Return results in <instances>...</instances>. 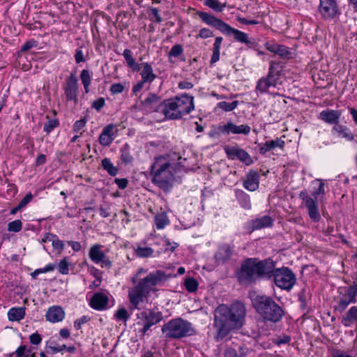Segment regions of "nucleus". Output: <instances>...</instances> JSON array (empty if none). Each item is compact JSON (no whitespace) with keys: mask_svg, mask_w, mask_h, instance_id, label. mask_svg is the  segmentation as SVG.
Segmentation results:
<instances>
[{"mask_svg":"<svg viewBox=\"0 0 357 357\" xmlns=\"http://www.w3.org/2000/svg\"><path fill=\"white\" fill-rule=\"evenodd\" d=\"M245 315L246 307L240 301L233 303L229 307L225 304L217 307L214 312L213 322L215 340L220 341L232 330L241 328L244 324Z\"/></svg>","mask_w":357,"mask_h":357,"instance_id":"nucleus-1","label":"nucleus"},{"mask_svg":"<svg viewBox=\"0 0 357 357\" xmlns=\"http://www.w3.org/2000/svg\"><path fill=\"white\" fill-rule=\"evenodd\" d=\"M275 266V262L270 258L263 260L248 258L242 262L240 269L236 272V278L243 285H252L260 280L272 278Z\"/></svg>","mask_w":357,"mask_h":357,"instance_id":"nucleus-2","label":"nucleus"},{"mask_svg":"<svg viewBox=\"0 0 357 357\" xmlns=\"http://www.w3.org/2000/svg\"><path fill=\"white\" fill-rule=\"evenodd\" d=\"M170 276L162 270H157L141 279L136 286L129 290L128 298L131 303L130 309H139V305L144 300L148 299L151 287L166 282Z\"/></svg>","mask_w":357,"mask_h":357,"instance_id":"nucleus-3","label":"nucleus"},{"mask_svg":"<svg viewBox=\"0 0 357 357\" xmlns=\"http://www.w3.org/2000/svg\"><path fill=\"white\" fill-rule=\"evenodd\" d=\"M250 298L252 307L265 321L277 323L282 319L284 312L272 297L250 292Z\"/></svg>","mask_w":357,"mask_h":357,"instance_id":"nucleus-4","label":"nucleus"},{"mask_svg":"<svg viewBox=\"0 0 357 357\" xmlns=\"http://www.w3.org/2000/svg\"><path fill=\"white\" fill-rule=\"evenodd\" d=\"M194 109L193 98L188 95L167 100V105H161L158 110L162 111L166 119H177L189 114Z\"/></svg>","mask_w":357,"mask_h":357,"instance_id":"nucleus-5","label":"nucleus"},{"mask_svg":"<svg viewBox=\"0 0 357 357\" xmlns=\"http://www.w3.org/2000/svg\"><path fill=\"white\" fill-rule=\"evenodd\" d=\"M176 169L172 164L163 162L161 158L157 160L151 166L152 182L165 191L172 187L174 176L172 169Z\"/></svg>","mask_w":357,"mask_h":357,"instance_id":"nucleus-6","label":"nucleus"},{"mask_svg":"<svg viewBox=\"0 0 357 357\" xmlns=\"http://www.w3.org/2000/svg\"><path fill=\"white\" fill-rule=\"evenodd\" d=\"M161 331L166 337L172 339H180L191 335L194 331L191 324L181 318L172 319L164 324Z\"/></svg>","mask_w":357,"mask_h":357,"instance_id":"nucleus-7","label":"nucleus"},{"mask_svg":"<svg viewBox=\"0 0 357 357\" xmlns=\"http://www.w3.org/2000/svg\"><path fill=\"white\" fill-rule=\"evenodd\" d=\"M272 274L275 285L282 289L289 291L296 283V275L288 268H275V267Z\"/></svg>","mask_w":357,"mask_h":357,"instance_id":"nucleus-8","label":"nucleus"},{"mask_svg":"<svg viewBox=\"0 0 357 357\" xmlns=\"http://www.w3.org/2000/svg\"><path fill=\"white\" fill-rule=\"evenodd\" d=\"M281 66L278 63L271 61L269 72L266 78L260 79L257 85V89L264 92L270 86H275L281 75Z\"/></svg>","mask_w":357,"mask_h":357,"instance_id":"nucleus-9","label":"nucleus"},{"mask_svg":"<svg viewBox=\"0 0 357 357\" xmlns=\"http://www.w3.org/2000/svg\"><path fill=\"white\" fill-rule=\"evenodd\" d=\"M224 150L229 159H238L246 165H250L252 163L251 156L245 150L236 146H225Z\"/></svg>","mask_w":357,"mask_h":357,"instance_id":"nucleus-10","label":"nucleus"},{"mask_svg":"<svg viewBox=\"0 0 357 357\" xmlns=\"http://www.w3.org/2000/svg\"><path fill=\"white\" fill-rule=\"evenodd\" d=\"M202 21L216 28L217 29L220 30L222 33L229 36H231V33L234 29L230 25L224 22L221 20L218 19L215 17L204 12H202Z\"/></svg>","mask_w":357,"mask_h":357,"instance_id":"nucleus-11","label":"nucleus"},{"mask_svg":"<svg viewBox=\"0 0 357 357\" xmlns=\"http://www.w3.org/2000/svg\"><path fill=\"white\" fill-rule=\"evenodd\" d=\"M137 325H144V324L152 323L155 325L159 323L163 318L162 312H156L153 310H148L141 312L137 314Z\"/></svg>","mask_w":357,"mask_h":357,"instance_id":"nucleus-12","label":"nucleus"},{"mask_svg":"<svg viewBox=\"0 0 357 357\" xmlns=\"http://www.w3.org/2000/svg\"><path fill=\"white\" fill-rule=\"evenodd\" d=\"M65 95L68 100L77 102L78 83L76 75L71 73L66 79L64 86Z\"/></svg>","mask_w":357,"mask_h":357,"instance_id":"nucleus-13","label":"nucleus"},{"mask_svg":"<svg viewBox=\"0 0 357 357\" xmlns=\"http://www.w3.org/2000/svg\"><path fill=\"white\" fill-rule=\"evenodd\" d=\"M319 10L324 18H333L338 8L335 0H320Z\"/></svg>","mask_w":357,"mask_h":357,"instance_id":"nucleus-14","label":"nucleus"},{"mask_svg":"<svg viewBox=\"0 0 357 357\" xmlns=\"http://www.w3.org/2000/svg\"><path fill=\"white\" fill-rule=\"evenodd\" d=\"M141 103L147 112L162 113V111H159L158 109L161 105H167V100L161 102V99L159 96L150 93L144 100L142 101Z\"/></svg>","mask_w":357,"mask_h":357,"instance_id":"nucleus-15","label":"nucleus"},{"mask_svg":"<svg viewBox=\"0 0 357 357\" xmlns=\"http://www.w3.org/2000/svg\"><path fill=\"white\" fill-rule=\"evenodd\" d=\"M218 130L223 134L229 135V133H232L248 135L250 132V127L248 125L237 126L231 121H229L227 124L219 126Z\"/></svg>","mask_w":357,"mask_h":357,"instance_id":"nucleus-16","label":"nucleus"},{"mask_svg":"<svg viewBox=\"0 0 357 357\" xmlns=\"http://www.w3.org/2000/svg\"><path fill=\"white\" fill-rule=\"evenodd\" d=\"M265 47L268 51L279 55L282 59H289L293 57V52L289 47L284 45H279L274 42H266Z\"/></svg>","mask_w":357,"mask_h":357,"instance_id":"nucleus-17","label":"nucleus"},{"mask_svg":"<svg viewBox=\"0 0 357 357\" xmlns=\"http://www.w3.org/2000/svg\"><path fill=\"white\" fill-rule=\"evenodd\" d=\"M231 36H233L236 41L245 44L248 48L257 50L258 43L253 38H249L245 33L234 28Z\"/></svg>","mask_w":357,"mask_h":357,"instance_id":"nucleus-18","label":"nucleus"},{"mask_svg":"<svg viewBox=\"0 0 357 357\" xmlns=\"http://www.w3.org/2000/svg\"><path fill=\"white\" fill-rule=\"evenodd\" d=\"M233 254V248L229 244L221 245L215 255V261L218 264L228 261Z\"/></svg>","mask_w":357,"mask_h":357,"instance_id":"nucleus-19","label":"nucleus"},{"mask_svg":"<svg viewBox=\"0 0 357 357\" xmlns=\"http://www.w3.org/2000/svg\"><path fill=\"white\" fill-rule=\"evenodd\" d=\"M108 297L102 292H98L93 294L90 301V305L96 310H102L108 304Z\"/></svg>","mask_w":357,"mask_h":357,"instance_id":"nucleus-20","label":"nucleus"},{"mask_svg":"<svg viewBox=\"0 0 357 357\" xmlns=\"http://www.w3.org/2000/svg\"><path fill=\"white\" fill-rule=\"evenodd\" d=\"M342 112L338 110L326 109L319 114V119L330 124H337Z\"/></svg>","mask_w":357,"mask_h":357,"instance_id":"nucleus-21","label":"nucleus"},{"mask_svg":"<svg viewBox=\"0 0 357 357\" xmlns=\"http://www.w3.org/2000/svg\"><path fill=\"white\" fill-rule=\"evenodd\" d=\"M259 173L255 171H251L247 174L246 178L243 182V186L250 191H255L259 188Z\"/></svg>","mask_w":357,"mask_h":357,"instance_id":"nucleus-22","label":"nucleus"},{"mask_svg":"<svg viewBox=\"0 0 357 357\" xmlns=\"http://www.w3.org/2000/svg\"><path fill=\"white\" fill-rule=\"evenodd\" d=\"M65 312L59 306H53L48 309L46 313V319L52 323L59 322L63 320Z\"/></svg>","mask_w":357,"mask_h":357,"instance_id":"nucleus-23","label":"nucleus"},{"mask_svg":"<svg viewBox=\"0 0 357 357\" xmlns=\"http://www.w3.org/2000/svg\"><path fill=\"white\" fill-rule=\"evenodd\" d=\"M309 217L314 222H317L320 220L321 216L318 210V204L315 199H308L305 203Z\"/></svg>","mask_w":357,"mask_h":357,"instance_id":"nucleus-24","label":"nucleus"},{"mask_svg":"<svg viewBox=\"0 0 357 357\" xmlns=\"http://www.w3.org/2000/svg\"><path fill=\"white\" fill-rule=\"evenodd\" d=\"M273 224V220L268 215H264L260 218L254 220L252 222V227L253 229H260L264 227L271 226Z\"/></svg>","mask_w":357,"mask_h":357,"instance_id":"nucleus-25","label":"nucleus"},{"mask_svg":"<svg viewBox=\"0 0 357 357\" xmlns=\"http://www.w3.org/2000/svg\"><path fill=\"white\" fill-rule=\"evenodd\" d=\"M142 66L143 67L141 73L142 80L146 82H153L156 77V75L153 73V69L151 65L148 63H142Z\"/></svg>","mask_w":357,"mask_h":357,"instance_id":"nucleus-26","label":"nucleus"},{"mask_svg":"<svg viewBox=\"0 0 357 357\" xmlns=\"http://www.w3.org/2000/svg\"><path fill=\"white\" fill-rule=\"evenodd\" d=\"M89 257L93 261L100 263V261L104 260L105 255L100 250V245H95L90 249Z\"/></svg>","mask_w":357,"mask_h":357,"instance_id":"nucleus-27","label":"nucleus"},{"mask_svg":"<svg viewBox=\"0 0 357 357\" xmlns=\"http://www.w3.org/2000/svg\"><path fill=\"white\" fill-rule=\"evenodd\" d=\"M43 241H51L54 248L58 250L59 252L62 251L64 248L63 241H60L56 235L50 233L45 234Z\"/></svg>","mask_w":357,"mask_h":357,"instance_id":"nucleus-28","label":"nucleus"},{"mask_svg":"<svg viewBox=\"0 0 357 357\" xmlns=\"http://www.w3.org/2000/svg\"><path fill=\"white\" fill-rule=\"evenodd\" d=\"M238 105V101L234 100L231 102H227L226 101L219 102L215 107L214 108L215 112H218L219 109L229 112L233 111Z\"/></svg>","mask_w":357,"mask_h":357,"instance_id":"nucleus-29","label":"nucleus"},{"mask_svg":"<svg viewBox=\"0 0 357 357\" xmlns=\"http://www.w3.org/2000/svg\"><path fill=\"white\" fill-rule=\"evenodd\" d=\"M123 55L127 62L128 66L132 69L134 71H139L140 70V66L135 62V59L132 57V52L126 49L123 51Z\"/></svg>","mask_w":357,"mask_h":357,"instance_id":"nucleus-30","label":"nucleus"},{"mask_svg":"<svg viewBox=\"0 0 357 357\" xmlns=\"http://www.w3.org/2000/svg\"><path fill=\"white\" fill-rule=\"evenodd\" d=\"M24 307L11 308L8 313V319L10 321H20L24 318Z\"/></svg>","mask_w":357,"mask_h":357,"instance_id":"nucleus-31","label":"nucleus"},{"mask_svg":"<svg viewBox=\"0 0 357 357\" xmlns=\"http://www.w3.org/2000/svg\"><path fill=\"white\" fill-rule=\"evenodd\" d=\"M222 41V37H217L213 47V54L211 59V63L213 64L220 59V49Z\"/></svg>","mask_w":357,"mask_h":357,"instance_id":"nucleus-32","label":"nucleus"},{"mask_svg":"<svg viewBox=\"0 0 357 357\" xmlns=\"http://www.w3.org/2000/svg\"><path fill=\"white\" fill-rule=\"evenodd\" d=\"M102 168L111 176H116L118 173V168L114 167L109 158H104L101 162Z\"/></svg>","mask_w":357,"mask_h":357,"instance_id":"nucleus-33","label":"nucleus"},{"mask_svg":"<svg viewBox=\"0 0 357 357\" xmlns=\"http://www.w3.org/2000/svg\"><path fill=\"white\" fill-rule=\"evenodd\" d=\"M337 133L342 135L343 137L347 138L348 140L354 139V135L348 131L347 127L342 125L335 124V126L333 128Z\"/></svg>","mask_w":357,"mask_h":357,"instance_id":"nucleus-34","label":"nucleus"},{"mask_svg":"<svg viewBox=\"0 0 357 357\" xmlns=\"http://www.w3.org/2000/svg\"><path fill=\"white\" fill-rule=\"evenodd\" d=\"M135 252L139 257L146 258L152 256L153 250L149 247H138L135 249Z\"/></svg>","mask_w":357,"mask_h":357,"instance_id":"nucleus-35","label":"nucleus"},{"mask_svg":"<svg viewBox=\"0 0 357 357\" xmlns=\"http://www.w3.org/2000/svg\"><path fill=\"white\" fill-rule=\"evenodd\" d=\"M310 298V291L305 289H303L298 294V301L301 303V308L302 310L306 309L307 307V301Z\"/></svg>","mask_w":357,"mask_h":357,"instance_id":"nucleus-36","label":"nucleus"},{"mask_svg":"<svg viewBox=\"0 0 357 357\" xmlns=\"http://www.w3.org/2000/svg\"><path fill=\"white\" fill-rule=\"evenodd\" d=\"M155 222L157 228L160 229L169 223V220L166 215L160 213L155 216Z\"/></svg>","mask_w":357,"mask_h":357,"instance_id":"nucleus-37","label":"nucleus"},{"mask_svg":"<svg viewBox=\"0 0 357 357\" xmlns=\"http://www.w3.org/2000/svg\"><path fill=\"white\" fill-rule=\"evenodd\" d=\"M184 285L189 292H195L198 288L199 282L194 278H188L185 279Z\"/></svg>","mask_w":357,"mask_h":357,"instance_id":"nucleus-38","label":"nucleus"},{"mask_svg":"<svg viewBox=\"0 0 357 357\" xmlns=\"http://www.w3.org/2000/svg\"><path fill=\"white\" fill-rule=\"evenodd\" d=\"M204 3L206 6L217 12H221L225 6V4H221L218 0H206Z\"/></svg>","mask_w":357,"mask_h":357,"instance_id":"nucleus-39","label":"nucleus"},{"mask_svg":"<svg viewBox=\"0 0 357 357\" xmlns=\"http://www.w3.org/2000/svg\"><path fill=\"white\" fill-rule=\"evenodd\" d=\"M80 77L82 79V82L84 85L85 92H89V86L91 83V76L89 75V73L87 70H83L81 73Z\"/></svg>","mask_w":357,"mask_h":357,"instance_id":"nucleus-40","label":"nucleus"},{"mask_svg":"<svg viewBox=\"0 0 357 357\" xmlns=\"http://www.w3.org/2000/svg\"><path fill=\"white\" fill-rule=\"evenodd\" d=\"M347 296H348L350 301H351L352 303L356 302L357 282H354V285L349 287L348 291H347Z\"/></svg>","mask_w":357,"mask_h":357,"instance_id":"nucleus-41","label":"nucleus"},{"mask_svg":"<svg viewBox=\"0 0 357 357\" xmlns=\"http://www.w3.org/2000/svg\"><path fill=\"white\" fill-rule=\"evenodd\" d=\"M22 223L20 220L10 222L8 225V230L9 231L19 232L22 229Z\"/></svg>","mask_w":357,"mask_h":357,"instance_id":"nucleus-42","label":"nucleus"},{"mask_svg":"<svg viewBox=\"0 0 357 357\" xmlns=\"http://www.w3.org/2000/svg\"><path fill=\"white\" fill-rule=\"evenodd\" d=\"M47 118L49 119V116H47ZM58 125L59 122L57 119H48V121L45 123L43 130L47 133H49Z\"/></svg>","mask_w":357,"mask_h":357,"instance_id":"nucleus-43","label":"nucleus"},{"mask_svg":"<svg viewBox=\"0 0 357 357\" xmlns=\"http://www.w3.org/2000/svg\"><path fill=\"white\" fill-rule=\"evenodd\" d=\"M183 52V47L181 45H174L169 52V56H178Z\"/></svg>","mask_w":357,"mask_h":357,"instance_id":"nucleus-44","label":"nucleus"},{"mask_svg":"<svg viewBox=\"0 0 357 357\" xmlns=\"http://www.w3.org/2000/svg\"><path fill=\"white\" fill-rule=\"evenodd\" d=\"M113 141V138L111 136L105 135L101 133L99 137V142L102 146H109Z\"/></svg>","mask_w":357,"mask_h":357,"instance_id":"nucleus-45","label":"nucleus"},{"mask_svg":"<svg viewBox=\"0 0 357 357\" xmlns=\"http://www.w3.org/2000/svg\"><path fill=\"white\" fill-rule=\"evenodd\" d=\"M121 160L125 163L128 164L132 162V157L130 154L129 151L126 149H123L121 150Z\"/></svg>","mask_w":357,"mask_h":357,"instance_id":"nucleus-46","label":"nucleus"},{"mask_svg":"<svg viewBox=\"0 0 357 357\" xmlns=\"http://www.w3.org/2000/svg\"><path fill=\"white\" fill-rule=\"evenodd\" d=\"M271 150L277 147L282 149L284 146V142L280 138H276L275 139L268 141Z\"/></svg>","mask_w":357,"mask_h":357,"instance_id":"nucleus-47","label":"nucleus"},{"mask_svg":"<svg viewBox=\"0 0 357 357\" xmlns=\"http://www.w3.org/2000/svg\"><path fill=\"white\" fill-rule=\"evenodd\" d=\"M59 271L62 274H68V263L66 260V259L61 260L58 265Z\"/></svg>","mask_w":357,"mask_h":357,"instance_id":"nucleus-48","label":"nucleus"},{"mask_svg":"<svg viewBox=\"0 0 357 357\" xmlns=\"http://www.w3.org/2000/svg\"><path fill=\"white\" fill-rule=\"evenodd\" d=\"M116 319L126 321L128 318V312L125 308H120L115 314Z\"/></svg>","mask_w":357,"mask_h":357,"instance_id":"nucleus-49","label":"nucleus"},{"mask_svg":"<svg viewBox=\"0 0 357 357\" xmlns=\"http://www.w3.org/2000/svg\"><path fill=\"white\" fill-rule=\"evenodd\" d=\"M105 100L104 98H99L93 102L92 107L100 111L105 105Z\"/></svg>","mask_w":357,"mask_h":357,"instance_id":"nucleus-50","label":"nucleus"},{"mask_svg":"<svg viewBox=\"0 0 357 357\" xmlns=\"http://www.w3.org/2000/svg\"><path fill=\"white\" fill-rule=\"evenodd\" d=\"M258 146L259 148V153L261 154H265L266 153L271 150L268 141H266L264 143L259 144Z\"/></svg>","mask_w":357,"mask_h":357,"instance_id":"nucleus-51","label":"nucleus"},{"mask_svg":"<svg viewBox=\"0 0 357 357\" xmlns=\"http://www.w3.org/2000/svg\"><path fill=\"white\" fill-rule=\"evenodd\" d=\"M324 183L323 181H319V187L317 190H315L313 193L312 196L314 197V199H317V197L319 195H324Z\"/></svg>","mask_w":357,"mask_h":357,"instance_id":"nucleus-52","label":"nucleus"},{"mask_svg":"<svg viewBox=\"0 0 357 357\" xmlns=\"http://www.w3.org/2000/svg\"><path fill=\"white\" fill-rule=\"evenodd\" d=\"M124 86L120 84H114L111 86L110 91L112 93H120L123 92Z\"/></svg>","mask_w":357,"mask_h":357,"instance_id":"nucleus-53","label":"nucleus"},{"mask_svg":"<svg viewBox=\"0 0 357 357\" xmlns=\"http://www.w3.org/2000/svg\"><path fill=\"white\" fill-rule=\"evenodd\" d=\"M150 14L152 15L155 17V21L158 23H160L162 22V17L159 15V10L156 8H149Z\"/></svg>","mask_w":357,"mask_h":357,"instance_id":"nucleus-54","label":"nucleus"},{"mask_svg":"<svg viewBox=\"0 0 357 357\" xmlns=\"http://www.w3.org/2000/svg\"><path fill=\"white\" fill-rule=\"evenodd\" d=\"M33 195L31 192L26 195V196L20 201L19 205L23 208L25 207L32 199Z\"/></svg>","mask_w":357,"mask_h":357,"instance_id":"nucleus-55","label":"nucleus"},{"mask_svg":"<svg viewBox=\"0 0 357 357\" xmlns=\"http://www.w3.org/2000/svg\"><path fill=\"white\" fill-rule=\"evenodd\" d=\"M348 319H357V307H351L347 314Z\"/></svg>","mask_w":357,"mask_h":357,"instance_id":"nucleus-56","label":"nucleus"},{"mask_svg":"<svg viewBox=\"0 0 357 357\" xmlns=\"http://www.w3.org/2000/svg\"><path fill=\"white\" fill-rule=\"evenodd\" d=\"M114 182L118 185V187L122 190L125 189L128 183V181L126 178H116Z\"/></svg>","mask_w":357,"mask_h":357,"instance_id":"nucleus-57","label":"nucleus"},{"mask_svg":"<svg viewBox=\"0 0 357 357\" xmlns=\"http://www.w3.org/2000/svg\"><path fill=\"white\" fill-rule=\"evenodd\" d=\"M86 125V119H82L79 121H77L74 124V131L77 132L84 128Z\"/></svg>","mask_w":357,"mask_h":357,"instance_id":"nucleus-58","label":"nucleus"},{"mask_svg":"<svg viewBox=\"0 0 357 357\" xmlns=\"http://www.w3.org/2000/svg\"><path fill=\"white\" fill-rule=\"evenodd\" d=\"M30 342L31 344L38 345L41 342V337L38 333H33L30 336Z\"/></svg>","mask_w":357,"mask_h":357,"instance_id":"nucleus-59","label":"nucleus"},{"mask_svg":"<svg viewBox=\"0 0 357 357\" xmlns=\"http://www.w3.org/2000/svg\"><path fill=\"white\" fill-rule=\"evenodd\" d=\"M89 321V319L86 316H83L81 319H77L75 321V327L79 330L82 328V325L84 323H86Z\"/></svg>","mask_w":357,"mask_h":357,"instance_id":"nucleus-60","label":"nucleus"},{"mask_svg":"<svg viewBox=\"0 0 357 357\" xmlns=\"http://www.w3.org/2000/svg\"><path fill=\"white\" fill-rule=\"evenodd\" d=\"M350 303H352V302L350 301V300L349 298L348 299H344V298L341 299L339 303V305H338L339 310L340 311L344 310Z\"/></svg>","mask_w":357,"mask_h":357,"instance_id":"nucleus-61","label":"nucleus"},{"mask_svg":"<svg viewBox=\"0 0 357 357\" xmlns=\"http://www.w3.org/2000/svg\"><path fill=\"white\" fill-rule=\"evenodd\" d=\"M75 59L77 63H79L81 62H84L85 61V59L84 57L83 52L81 50H77L75 54Z\"/></svg>","mask_w":357,"mask_h":357,"instance_id":"nucleus-62","label":"nucleus"},{"mask_svg":"<svg viewBox=\"0 0 357 357\" xmlns=\"http://www.w3.org/2000/svg\"><path fill=\"white\" fill-rule=\"evenodd\" d=\"M114 128V126L113 124H109L104 128L102 133L112 137Z\"/></svg>","mask_w":357,"mask_h":357,"instance_id":"nucleus-63","label":"nucleus"},{"mask_svg":"<svg viewBox=\"0 0 357 357\" xmlns=\"http://www.w3.org/2000/svg\"><path fill=\"white\" fill-rule=\"evenodd\" d=\"M225 357H237L238 353L234 349L229 347L225 349Z\"/></svg>","mask_w":357,"mask_h":357,"instance_id":"nucleus-64","label":"nucleus"}]
</instances>
